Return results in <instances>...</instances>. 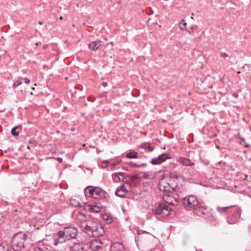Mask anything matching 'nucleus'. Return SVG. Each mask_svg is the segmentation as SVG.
<instances>
[{
  "instance_id": "obj_11",
  "label": "nucleus",
  "mask_w": 251,
  "mask_h": 251,
  "mask_svg": "<svg viewBox=\"0 0 251 251\" xmlns=\"http://www.w3.org/2000/svg\"><path fill=\"white\" fill-rule=\"evenodd\" d=\"M103 244L101 243L100 239H96L93 241L90 245V248L92 250L97 251L100 249H102Z\"/></svg>"
},
{
  "instance_id": "obj_28",
  "label": "nucleus",
  "mask_w": 251,
  "mask_h": 251,
  "mask_svg": "<svg viewBox=\"0 0 251 251\" xmlns=\"http://www.w3.org/2000/svg\"><path fill=\"white\" fill-rule=\"evenodd\" d=\"M143 177L145 179H153L154 177V176L153 175H149L147 173H145L144 174Z\"/></svg>"
},
{
  "instance_id": "obj_10",
  "label": "nucleus",
  "mask_w": 251,
  "mask_h": 251,
  "mask_svg": "<svg viewBox=\"0 0 251 251\" xmlns=\"http://www.w3.org/2000/svg\"><path fill=\"white\" fill-rule=\"evenodd\" d=\"M234 215H231L228 219V222L230 224H234L238 220L240 214L241 210L239 209H236L234 211Z\"/></svg>"
},
{
  "instance_id": "obj_16",
  "label": "nucleus",
  "mask_w": 251,
  "mask_h": 251,
  "mask_svg": "<svg viewBox=\"0 0 251 251\" xmlns=\"http://www.w3.org/2000/svg\"><path fill=\"white\" fill-rule=\"evenodd\" d=\"M162 205V208L164 212V214L168 215L169 214L171 208L165 203H161Z\"/></svg>"
},
{
  "instance_id": "obj_44",
  "label": "nucleus",
  "mask_w": 251,
  "mask_h": 251,
  "mask_svg": "<svg viewBox=\"0 0 251 251\" xmlns=\"http://www.w3.org/2000/svg\"><path fill=\"white\" fill-rule=\"evenodd\" d=\"M59 19H60V20H62V19H63V18H62V16L60 17Z\"/></svg>"
},
{
  "instance_id": "obj_9",
  "label": "nucleus",
  "mask_w": 251,
  "mask_h": 251,
  "mask_svg": "<svg viewBox=\"0 0 251 251\" xmlns=\"http://www.w3.org/2000/svg\"><path fill=\"white\" fill-rule=\"evenodd\" d=\"M168 155L165 153H162L159 155L157 157L153 158L151 163L152 165H159L166 160L169 158Z\"/></svg>"
},
{
  "instance_id": "obj_32",
  "label": "nucleus",
  "mask_w": 251,
  "mask_h": 251,
  "mask_svg": "<svg viewBox=\"0 0 251 251\" xmlns=\"http://www.w3.org/2000/svg\"><path fill=\"white\" fill-rule=\"evenodd\" d=\"M169 195H167L166 196H164L163 197V200L164 201H165L167 203H171L172 202L169 201Z\"/></svg>"
},
{
  "instance_id": "obj_1",
  "label": "nucleus",
  "mask_w": 251,
  "mask_h": 251,
  "mask_svg": "<svg viewBox=\"0 0 251 251\" xmlns=\"http://www.w3.org/2000/svg\"><path fill=\"white\" fill-rule=\"evenodd\" d=\"M77 229L72 226L66 227L63 230L59 231L57 233L50 235L48 239L49 242L48 245L50 246H56L59 244H62L66 242L75 239L76 237Z\"/></svg>"
},
{
  "instance_id": "obj_21",
  "label": "nucleus",
  "mask_w": 251,
  "mask_h": 251,
  "mask_svg": "<svg viewBox=\"0 0 251 251\" xmlns=\"http://www.w3.org/2000/svg\"><path fill=\"white\" fill-rule=\"evenodd\" d=\"M70 202L71 205H72V206H73L74 207H77V206H81L79 202L75 199H71L70 200Z\"/></svg>"
},
{
  "instance_id": "obj_26",
  "label": "nucleus",
  "mask_w": 251,
  "mask_h": 251,
  "mask_svg": "<svg viewBox=\"0 0 251 251\" xmlns=\"http://www.w3.org/2000/svg\"><path fill=\"white\" fill-rule=\"evenodd\" d=\"M19 127L18 126H16L12 128L11 129V134L14 136H17L19 134V131H17L16 129Z\"/></svg>"
},
{
  "instance_id": "obj_19",
  "label": "nucleus",
  "mask_w": 251,
  "mask_h": 251,
  "mask_svg": "<svg viewBox=\"0 0 251 251\" xmlns=\"http://www.w3.org/2000/svg\"><path fill=\"white\" fill-rule=\"evenodd\" d=\"M9 246L5 243L0 244V251H8Z\"/></svg>"
},
{
  "instance_id": "obj_37",
  "label": "nucleus",
  "mask_w": 251,
  "mask_h": 251,
  "mask_svg": "<svg viewBox=\"0 0 251 251\" xmlns=\"http://www.w3.org/2000/svg\"><path fill=\"white\" fill-rule=\"evenodd\" d=\"M23 79L26 84H29L30 83V80L28 78L25 77Z\"/></svg>"
},
{
  "instance_id": "obj_24",
  "label": "nucleus",
  "mask_w": 251,
  "mask_h": 251,
  "mask_svg": "<svg viewBox=\"0 0 251 251\" xmlns=\"http://www.w3.org/2000/svg\"><path fill=\"white\" fill-rule=\"evenodd\" d=\"M230 207V206H226V207H219V206H218L217 207V210L220 213H224Z\"/></svg>"
},
{
  "instance_id": "obj_35",
  "label": "nucleus",
  "mask_w": 251,
  "mask_h": 251,
  "mask_svg": "<svg viewBox=\"0 0 251 251\" xmlns=\"http://www.w3.org/2000/svg\"><path fill=\"white\" fill-rule=\"evenodd\" d=\"M108 160H106L105 161H103L102 163L101 164V167L103 168H104L106 167V163H108Z\"/></svg>"
},
{
  "instance_id": "obj_8",
  "label": "nucleus",
  "mask_w": 251,
  "mask_h": 251,
  "mask_svg": "<svg viewBox=\"0 0 251 251\" xmlns=\"http://www.w3.org/2000/svg\"><path fill=\"white\" fill-rule=\"evenodd\" d=\"M128 186L129 184L126 183L118 187L115 191V195L121 198H125L128 192L127 187Z\"/></svg>"
},
{
  "instance_id": "obj_6",
  "label": "nucleus",
  "mask_w": 251,
  "mask_h": 251,
  "mask_svg": "<svg viewBox=\"0 0 251 251\" xmlns=\"http://www.w3.org/2000/svg\"><path fill=\"white\" fill-rule=\"evenodd\" d=\"M158 188L160 191H162L167 194L172 193L174 192V188L171 186L166 179H161L158 183Z\"/></svg>"
},
{
  "instance_id": "obj_3",
  "label": "nucleus",
  "mask_w": 251,
  "mask_h": 251,
  "mask_svg": "<svg viewBox=\"0 0 251 251\" xmlns=\"http://www.w3.org/2000/svg\"><path fill=\"white\" fill-rule=\"evenodd\" d=\"M27 235L23 232H19L15 235L12 240V247L14 251H21L25 248Z\"/></svg>"
},
{
  "instance_id": "obj_2",
  "label": "nucleus",
  "mask_w": 251,
  "mask_h": 251,
  "mask_svg": "<svg viewBox=\"0 0 251 251\" xmlns=\"http://www.w3.org/2000/svg\"><path fill=\"white\" fill-rule=\"evenodd\" d=\"M80 226L85 232L94 237L101 236L104 233L103 226L93 220H84L81 222Z\"/></svg>"
},
{
  "instance_id": "obj_43",
  "label": "nucleus",
  "mask_w": 251,
  "mask_h": 251,
  "mask_svg": "<svg viewBox=\"0 0 251 251\" xmlns=\"http://www.w3.org/2000/svg\"><path fill=\"white\" fill-rule=\"evenodd\" d=\"M39 24H40V25H42V22H41L39 21Z\"/></svg>"
},
{
  "instance_id": "obj_25",
  "label": "nucleus",
  "mask_w": 251,
  "mask_h": 251,
  "mask_svg": "<svg viewBox=\"0 0 251 251\" xmlns=\"http://www.w3.org/2000/svg\"><path fill=\"white\" fill-rule=\"evenodd\" d=\"M72 250L73 251H83V248L78 244L75 245L72 248Z\"/></svg>"
},
{
  "instance_id": "obj_46",
  "label": "nucleus",
  "mask_w": 251,
  "mask_h": 251,
  "mask_svg": "<svg viewBox=\"0 0 251 251\" xmlns=\"http://www.w3.org/2000/svg\"><path fill=\"white\" fill-rule=\"evenodd\" d=\"M30 95H33V93L32 92L30 93Z\"/></svg>"
},
{
  "instance_id": "obj_42",
  "label": "nucleus",
  "mask_w": 251,
  "mask_h": 251,
  "mask_svg": "<svg viewBox=\"0 0 251 251\" xmlns=\"http://www.w3.org/2000/svg\"><path fill=\"white\" fill-rule=\"evenodd\" d=\"M88 100L92 102L94 101V100H90L89 98H88Z\"/></svg>"
},
{
  "instance_id": "obj_47",
  "label": "nucleus",
  "mask_w": 251,
  "mask_h": 251,
  "mask_svg": "<svg viewBox=\"0 0 251 251\" xmlns=\"http://www.w3.org/2000/svg\"><path fill=\"white\" fill-rule=\"evenodd\" d=\"M52 157H50V158H51ZM48 158H49V157H48Z\"/></svg>"
},
{
  "instance_id": "obj_22",
  "label": "nucleus",
  "mask_w": 251,
  "mask_h": 251,
  "mask_svg": "<svg viewBox=\"0 0 251 251\" xmlns=\"http://www.w3.org/2000/svg\"><path fill=\"white\" fill-rule=\"evenodd\" d=\"M187 25V23L184 19H182L181 22L179 24V26L180 30H183L187 29L186 28V26Z\"/></svg>"
},
{
  "instance_id": "obj_36",
  "label": "nucleus",
  "mask_w": 251,
  "mask_h": 251,
  "mask_svg": "<svg viewBox=\"0 0 251 251\" xmlns=\"http://www.w3.org/2000/svg\"><path fill=\"white\" fill-rule=\"evenodd\" d=\"M146 233V234H150V233H149V232H147V231H144V230H140V231H139L138 232V234L139 235H140V234H143V233Z\"/></svg>"
},
{
  "instance_id": "obj_45",
  "label": "nucleus",
  "mask_w": 251,
  "mask_h": 251,
  "mask_svg": "<svg viewBox=\"0 0 251 251\" xmlns=\"http://www.w3.org/2000/svg\"><path fill=\"white\" fill-rule=\"evenodd\" d=\"M31 89L32 90H34V88L33 87H32Z\"/></svg>"
},
{
  "instance_id": "obj_7",
  "label": "nucleus",
  "mask_w": 251,
  "mask_h": 251,
  "mask_svg": "<svg viewBox=\"0 0 251 251\" xmlns=\"http://www.w3.org/2000/svg\"><path fill=\"white\" fill-rule=\"evenodd\" d=\"M182 202L184 205L190 208L200 204L197 198L194 195H191L188 197H185L182 200Z\"/></svg>"
},
{
  "instance_id": "obj_31",
  "label": "nucleus",
  "mask_w": 251,
  "mask_h": 251,
  "mask_svg": "<svg viewBox=\"0 0 251 251\" xmlns=\"http://www.w3.org/2000/svg\"><path fill=\"white\" fill-rule=\"evenodd\" d=\"M154 147L151 146L150 145H147V146L145 147V149H147L148 150L150 151H153Z\"/></svg>"
},
{
  "instance_id": "obj_23",
  "label": "nucleus",
  "mask_w": 251,
  "mask_h": 251,
  "mask_svg": "<svg viewBox=\"0 0 251 251\" xmlns=\"http://www.w3.org/2000/svg\"><path fill=\"white\" fill-rule=\"evenodd\" d=\"M128 164L129 166L131 168H133V167L140 168V167H142L146 166L147 165V164L146 163H143L140 165H137L135 163H132V162L128 163Z\"/></svg>"
},
{
  "instance_id": "obj_30",
  "label": "nucleus",
  "mask_w": 251,
  "mask_h": 251,
  "mask_svg": "<svg viewBox=\"0 0 251 251\" xmlns=\"http://www.w3.org/2000/svg\"><path fill=\"white\" fill-rule=\"evenodd\" d=\"M220 56L222 58H224V59L226 58V57H229V55L226 52H220Z\"/></svg>"
},
{
  "instance_id": "obj_29",
  "label": "nucleus",
  "mask_w": 251,
  "mask_h": 251,
  "mask_svg": "<svg viewBox=\"0 0 251 251\" xmlns=\"http://www.w3.org/2000/svg\"><path fill=\"white\" fill-rule=\"evenodd\" d=\"M22 81H21L20 80H17V81H15L14 83H13V84L12 85V87H13V88L15 89L17 87H18L19 85H20L21 84H22Z\"/></svg>"
},
{
  "instance_id": "obj_20",
  "label": "nucleus",
  "mask_w": 251,
  "mask_h": 251,
  "mask_svg": "<svg viewBox=\"0 0 251 251\" xmlns=\"http://www.w3.org/2000/svg\"><path fill=\"white\" fill-rule=\"evenodd\" d=\"M114 176L118 177L120 180H123L125 178L126 174L125 173H116L114 174Z\"/></svg>"
},
{
  "instance_id": "obj_41",
  "label": "nucleus",
  "mask_w": 251,
  "mask_h": 251,
  "mask_svg": "<svg viewBox=\"0 0 251 251\" xmlns=\"http://www.w3.org/2000/svg\"><path fill=\"white\" fill-rule=\"evenodd\" d=\"M233 96L235 98H237L238 97V94H236V93H234L233 94Z\"/></svg>"
},
{
  "instance_id": "obj_34",
  "label": "nucleus",
  "mask_w": 251,
  "mask_h": 251,
  "mask_svg": "<svg viewBox=\"0 0 251 251\" xmlns=\"http://www.w3.org/2000/svg\"><path fill=\"white\" fill-rule=\"evenodd\" d=\"M47 248H45V250H44L40 247H37L35 248L34 251H47Z\"/></svg>"
},
{
  "instance_id": "obj_15",
  "label": "nucleus",
  "mask_w": 251,
  "mask_h": 251,
  "mask_svg": "<svg viewBox=\"0 0 251 251\" xmlns=\"http://www.w3.org/2000/svg\"><path fill=\"white\" fill-rule=\"evenodd\" d=\"M103 220L106 222L107 224H111L113 222V218L112 217L107 213H104L102 216Z\"/></svg>"
},
{
  "instance_id": "obj_27",
  "label": "nucleus",
  "mask_w": 251,
  "mask_h": 251,
  "mask_svg": "<svg viewBox=\"0 0 251 251\" xmlns=\"http://www.w3.org/2000/svg\"><path fill=\"white\" fill-rule=\"evenodd\" d=\"M197 28V26L196 25H194L192 26L189 29H186V30L190 34H193L194 33V31Z\"/></svg>"
},
{
  "instance_id": "obj_17",
  "label": "nucleus",
  "mask_w": 251,
  "mask_h": 251,
  "mask_svg": "<svg viewBox=\"0 0 251 251\" xmlns=\"http://www.w3.org/2000/svg\"><path fill=\"white\" fill-rule=\"evenodd\" d=\"M138 153L137 152H129L126 154V156L128 158H137Z\"/></svg>"
},
{
  "instance_id": "obj_13",
  "label": "nucleus",
  "mask_w": 251,
  "mask_h": 251,
  "mask_svg": "<svg viewBox=\"0 0 251 251\" xmlns=\"http://www.w3.org/2000/svg\"><path fill=\"white\" fill-rule=\"evenodd\" d=\"M178 161L184 166H192L194 165V163L191 161V160L184 157H180L178 159Z\"/></svg>"
},
{
  "instance_id": "obj_14",
  "label": "nucleus",
  "mask_w": 251,
  "mask_h": 251,
  "mask_svg": "<svg viewBox=\"0 0 251 251\" xmlns=\"http://www.w3.org/2000/svg\"><path fill=\"white\" fill-rule=\"evenodd\" d=\"M123 248L121 244L116 242L111 246L110 251H122Z\"/></svg>"
},
{
  "instance_id": "obj_33",
  "label": "nucleus",
  "mask_w": 251,
  "mask_h": 251,
  "mask_svg": "<svg viewBox=\"0 0 251 251\" xmlns=\"http://www.w3.org/2000/svg\"><path fill=\"white\" fill-rule=\"evenodd\" d=\"M92 209H93V211L96 212H99L100 210L99 207L97 206H94L93 208H92Z\"/></svg>"
},
{
  "instance_id": "obj_40",
  "label": "nucleus",
  "mask_w": 251,
  "mask_h": 251,
  "mask_svg": "<svg viewBox=\"0 0 251 251\" xmlns=\"http://www.w3.org/2000/svg\"><path fill=\"white\" fill-rule=\"evenodd\" d=\"M57 160H58L60 163L62 162V159L61 158H60V157H58V158H57Z\"/></svg>"
},
{
  "instance_id": "obj_4",
  "label": "nucleus",
  "mask_w": 251,
  "mask_h": 251,
  "mask_svg": "<svg viewBox=\"0 0 251 251\" xmlns=\"http://www.w3.org/2000/svg\"><path fill=\"white\" fill-rule=\"evenodd\" d=\"M84 191L87 197H93L97 199L104 197L106 194L105 192L101 188L92 186H87Z\"/></svg>"
},
{
  "instance_id": "obj_39",
  "label": "nucleus",
  "mask_w": 251,
  "mask_h": 251,
  "mask_svg": "<svg viewBox=\"0 0 251 251\" xmlns=\"http://www.w3.org/2000/svg\"><path fill=\"white\" fill-rule=\"evenodd\" d=\"M102 85L103 87H106V86H107V83L106 82H103V83H102Z\"/></svg>"
},
{
  "instance_id": "obj_38",
  "label": "nucleus",
  "mask_w": 251,
  "mask_h": 251,
  "mask_svg": "<svg viewBox=\"0 0 251 251\" xmlns=\"http://www.w3.org/2000/svg\"><path fill=\"white\" fill-rule=\"evenodd\" d=\"M51 152L52 154H54L56 153V151L55 150L50 151L49 152H48V154H49L50 152Z\"/></svg>"
},
{
  "instance_id": "obj_5",
  "label": "nucleus",
  "mask_w": 251,
  "mask_h": 251,
  "mask_svg": "<svg viewBox=\"0 0 251 251\" xmlns=\"http://www.w3.org/2000/svg\"><path fill=\"white\" fill-rule=\"evenodd\" d=\"M194 213L199 216L208 219L211 221H214L216 218L212 216L211 212L208 211L207 207L204 205H200L194 210Z\"/></svg>"
},
{
  "instance_id": "obj_18",
  "label": "nucleus",
  "mask_w": 251,
  "mask_h": 251,
  "mask_svg": "<svg viewBox=\"0 0 251 251\" xmlns=\"http://www.w3.org/2000/svg\"><path fill=\"white\" fill-rule=\"evenodd\" d=\"M155 213L157 215H160L161 214H164L162 205L160 203L155 209Z\"/></svg>"
},
{
  "instance_id": "obj_12",
  "label": "nucleus",
  "mask_w": 251,
  "mask_h": 251,
  "mask_svg": "<svg viewBox=\"0 0 251 251\" xmlns=\"http://www.w3.org/2000/svg\"><path fill=\"white\" fill-rule=\"evenodd\" d=\"M101 43L100 40L93 41L89 44V48L92 50L96 51L101 46Z\"/></svg>"
}]
</instances>
